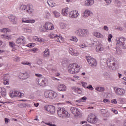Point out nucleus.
Returning <instances> with one entry per match:
<instances>
[{
    "label": "nucleus",
    "instance_id": "nucleus-58",
    "mask_svg": "<svg viewBox=\"0 0 126 126\" xmlns=\"http://www.w3.org/2000/svg\"><path fill=\"white\" fill-rule=\"evenodd\" d=\"M50 16H51V14H50V13L47 12L46 13V18H49V17H50Z\"/></svg>",
    "mask_w": 126,
    "mask_h": 126
},
{
    "label": "nucleus",
    "instance_id": "nucleus-8",
    "mask_svg": "<svg viewBox=\"0 0 126 126\" xmlns=\"http://www.w3.org/2000/svg\"><path fill=\"white\" fill-rule=\"evenodd\" d=\"M45 98H49V99H55L58 96V94L55 92L46 91L44 93Z\"/></svg>",
    "mask_w": 126,
    "mask_h": 126
},
{
    "label": "nucleus",
    "instance_id": "nucleus-4",
    "mask_svg": "<svg viewBox=\"0 0 126 126\" xmlns=\"http://www.w3.org/2000/svg\"><path fill=\"white\" fill-rule=\"evenodd\" d=\"M79 67H78V64L73 63V64H70L68 67V72L71 73V74H74V73H77L79 71Z\"/></svg>",
    "mask_w": 126,
    "mask_h": 126
},
{
    "label": "nucleus",
    "instance_id": "nucleus-23",
    "mask_svg": "<svg viewBox=\"0 0 126 126\" xmlns=\"http://www.w3.org/2000/svg\"><path fill=\"white\" fill-rule=\"evenodd\" d=\"M94 4V1L93 0H87L85 2V5L86 6H91Z\"/></svg>",
    "mask_w": 126,
    "mask_h": 126
},
{
    "label": "nucleus",
    "instance_id": "nucleus-26",
    "mask_svg": "<svg viewBox=\"0 0 126 126\" xmlns=\"http://www.w3.org/2000/svg\"><path fill=\"white\" fill-rule=\"evenodd\" d=\"M93 35L94 36H95V37H96V38H104V36L102 35V34H101L100 32H94L93 33Z\"/></svg>",
    "mask_w": 126,
    "mask_h": 126
},
{
    "label": "nucleus",
    "instance_id": "nucleus-30",
    "mask_svg": "<svg viewBox=\"0 0 126 126\" xmlns=\"http://www.w3.org/2000/svg\"><path fill=\"white\" fill-rule=\"evenodd\" d=\"M95 90L98 92H104V91H105V88L102 87H97L95 88Z\"/></svg>",
    "mask_w": 126,
    "mask_h": 126
},
{
    "label": "nucleus",
    "instance_id": "nucleus-31",
    "mask_svg": "<svg viewBox=\"0 0 126 126\" xmlns=\"http://www.w3.org/2000/svg\"><path fill=\"white\" fill-rule=\"evenodd\" d=\"M47 3L48 5H49V6H51V7H54V6H56V3L52 0L47 1Z\"/></svg>",
    "mask_w": 126,
    "mask_h": 126
},
{
    "label": "nucleus",
    "instance_id": "nucleus-57",
    "mask_svg": "<svg viewBox=\"0 0 126 126\" xmlns=\"http://www.w3.org/2000/svg\"><path fill=\"white\" fill-rule=\"evenodd\" d=\"M103 102L104 103H110V100L108 99H103Z\"/></svg>",
    "mask_w": 126,
    "mask_h": 126
},
{
    "label": "nucleus",
    "instance_id": "nucleus-33",
    "mask_svg": "<svg viewBox=\"0 0 126 126\" xmlns=\"http://www.w3.org/2000/svg\"><path fill=\"white\" fill-rule=\"evenodd\" d=\"M22 30L26 33H31L32 32V30L28 28H24L22 29Z\"/></svg>",
    "mask_w": 126,
    "mask_h": 126
},
{
    "label": "nucleus",
    "instance_id": "nucleus-1",
    "mask_svg": "<svg viewBox=\"0 0 126 126\" xmlns=\"http://www.w3.org/2000/svg\"><path fill=\"white\" fill-rule=\"evenodd\" d=\"M75 34L79 38H85L89 35V31L88 29H78L75 31Z\"/></svg>",
    "mask_w": 126,
    "mask_h": 126
},
{
    "label": "nucleus",
    "instance_id": "nucleus-55",
    "mask_svg": "<svg viewBox=\"0 0 126 126\" xmlns=\"http://www.w3.org/2000/svg\"><path fill=\"white\" fill-rule=\"evenodd\" d=\"M23 76L25 77V78H27V77H28V74H27V73H23Z\"/></svg>",
    "mask_w": 126,
    "mask_h": 126
},
{
    "label": "nucleus",
    "instance_id": "nucleus-28",
    "mask_svg": "<svg viewBox=\"0 0 126 126\" xmlns=\"http://www.w3.org/2000/svg\"><path fill=\"white\" fill-rule=\"evenodd\" d=\"M68 13V8H65L62 9V14L66 16Z\"/></svg>",
    "mask_w": 126,
    "mask_h": 126
},
{
    "label": "nucleus",
    "instance_id": "nucleus-39",
    "mask_svg": "<svg viewBox=\"0 0 126 126\" xmlns=\"http://www.w3.org/2000/svg\"><path fill=\"white\" fill-rule=\"evenodd\" d=\"M47 30V29L46 28L45 26L44 27H43V28H40L39 29V31L40 32H46Z\"/></svg>",
    "mask_w": 126,
    "mask_h": 126
},
{
    "label": "nucleus",
    "instance_id": "nucleus-20",
    "mask_svg": "<svg viewBox=\"0 0 126 126\" xmlns=\"http://www.w3.org/2000/svg\"><path fill=\"white\" fill-rule=\"evenodd\" d=\"M57 90L58 91H65V90H66V88L65 87V85L63 84H61L58 85Z\"/></svg>",
    "mask_w": 126,
    "mask_h": 126
},
{
    "label": "nucleus",
    "instance_id": "nucleus-9",
    "mask_svg": "<svg viewBox=\"0 0 126 126\" xmlns=\"http://www.w3.org/2000/svg\"><path fill=\"white\" fill-rule=\"evenodd\" d=\"M86 60L91 66L94 67L97 65V62H96V60L94 59V58H92L91 57L88 56L86 57Z\"/></svg>",
    "mask_w": 126,
    "mask_h": 126
},
{
    "label": "nucleus",
    "instance_id": "nucleus-22",
    "mask_svg": "<svg viewBox=\"0 0 126 126\" xmlns=\"http://www.w3.org/2000/svg\"><path fill=\"white\" fill-rule=\"evenodd\" d=\"M72 90L76 92V93H78V94H82V90L80 88H78L76 87H72Z\"/></svg>",
    "mask_w": 126,
    "mask_h": 126
},
{
    "label": "nucleus",
    "instance_id": "nucleus-36",
    "mask_svg": "<svg viewBox=\"0 0 126 126\" xmlns=\"http://www.w3.org/2000/svg\"><path fill=\"white\" fill-rule=\"evenodd\" d=\"M13 61L16 62V63H19V62H20V58L16 56L13 58Z\"/></svg>",
    "mask_w": 126,
    "mask_h": 126
},
{
    "label": "nucleus",
    "instance_id": "nucleus-2",
    "mask_svg": "<svg viewBox=\"0 0 126 126\" xmlns=\"http://www.w3.org/2000/svg\"><path fill=\"white\" fill-rule=\"evenodd\" d=\"M116 63L117 61L113 57H110L106 60V64L108 67L110 69H112V70H116L117 69L116 67Z\"/></svg>",
    "mask_w": 126,
    "mask_h": 126
},
{
    "label": "nucleus",
    "instance_id": "nucleus-15",
    "mask_svg": "<svg viewBox=\"0 0 126 126\" xmlns=\"http://www.w3.org/2000/svg\"><path fill=\"white\" fill-rule=\"evenodd\" d=\"M25 38L23 36H22L20 38H18L16 40L17 44H19V45H24L25 43Z\"/></svg>",
    "mask_w": 126,
    "mask_h": 126
},
{
    "label": "nucleus",
    "instance_id": "nucleus-7",
    "mask_svg": "<svg viewBox=\"0 0 126 126\" xmlns=\"http://www.w3.org/2000/svg\"><path fill=\"white\" fill-rule=\"evenodd\" d=\"M70 112L71 114L74 115L75 118H81L82 117V114L81 112L79 111V109L76 107H72L70 108Z\"/></svg>",
    "mask_w": 126,
    "mask_h": 126
},
{
    "label": "nucleus",
    "instance_id": "nucleus-17",
    "mask_svg": "<svg viewBox=\"0 0 126 126\" xmlns=\"http://www.w3.org/2000/svg\"><path fill=\"white\" fill-rule=\"evenodd\" d=\"M46 30H53L54 29V25L52 23H46L45 24Z\"/></svg>",
    "mask_w": 126,
    "mask_h": 126
},
{
    "label": "nucleus",
    "instance_id": "nucleus-45",
    "mask_svg": "<svg viewBox=\"0 0 126 126\" xmlns=\"http://www.w3.org/2000/svg\"><path fill=\"white\" fill-rule=\"evenodd\" d=\"M116 54H117V55H121V54H122V50L121 48L116 49Z\"/></svg>",
    "mask_w": 126,
    "mask_h": 126
},
{
    "label": "nucleus",
    "instance_id": "nucleus-40",
    "mask_svg": "<svg viewBox=\"0 0 126 126\" xmlns=\"http://www.w3.org/2000/svg\"><path fill=\"white\" fill-rule=\"evenodd\" d=\"M53 13L55 15V17H56L57 18L60 17V13L56 11H53Z\"/></svg>",
    "mask_w": 126,
    "mask_h": 126
},
{
    "label": "nucleus",
    "instance_id": "nucleus-25",
    "mask_svg": "<svg viewBox=\"0 0 126 126\" xmlns=\"http://www.w3.org/2000/svg\"><path fill=\"white\" fill-rule=\"evenodd\" d=\"M50 50L48 48H46L43 52V57L44 58H48L50 57V52H49Z\"/></svg>",
    "mask_w": 126,
    "mask_h": 126
},
{
    "label": "nucleus",
    "instance_id": "nucleus-27",
    "mask_svg": "<svg viewBox=\"0 0 126 126\" xmlns=\"http://www.w3.org/2000/svg\"><path fill=\"white\" fill-rule=\"evenodd\" d=\"M104 50V48L102 47V44H99L97 45L96 47V52H101Z\"/></svg>",
    "mask_w": 126,
    "mask_h": 126
},
{
    "label": "nucleus",
    "instance_id": "nucleus-13",
    "mask_svg": "<svg viewBox=\"0 0 126 126\" xmlns=\"http://www.w3.org/2000/svg\"><path fill=\"white\" fill-rule=\"evenodd\" d=\"M49 37L50 38H51V39H55L56 40L57 42H60V39L61 40H62V39H63V37L62 36L61 37L58 35L55 34L53 32H51L49 34Z\"/></svg>",
    "mask_w": 126,
    "mask_h": 126
},
{
    "label": "nucleus",
    "instance_id": "nucleus-59",
    "mask_svg": "<svg viewBox=\"0 0 126 126\" xmlns=\"http://www.w3.org/2000/svg\"><path fill=\"white\" fill-rule=\"evenodd\" d=\"M79 47H80V48H85L86 45L85 43H83L82 44L80 45Z\"/></svg>",
    "mask_w": 126,
    "mask_h": 126
},
{
    "label": "nucleus",
    "instance_id": "nucleus-16",
    "mask_svg": "<svg viewBox=\"0 0 126 126\" xmlns=\"http://www.w3.org/2000/svg\"><path fill=\"white\" fill-rule=\"evenodd\" d=\"M68 52L69 54H70V55H71V56H78L79 55V53L76 50L71 48H69Z\"/></svg>",
    "mask_w": 126,
    "mask_h": 126
},
{
    "label": "nucleus",
    "instance_id": "nucleus-46",
    "mask_svg": "<svg viewBox=\"0 0 126 126\" xmlns=\"http://www.w3.org/2000/svg\"><path fill=\"white\" fill-rule=\"evenodd\" d=\"M3 83L4 85H7L9 84V80H3Z\"/></svg>",
    "mask_w": 126,
    "mask_h": 126
},
{
    "label": "nucleus",
    "instance_id": "nucleus-21",
    "mask_svg": "<svg viewBox=\"0 0 126 126\" xmlns=\"http://www.w3.org/2000/svg\"><path fill=\"white\" fill-rule=\"evenodd\" d=\"M8 19L10 21L14 22V24H16V23H17V22H16V21L17 20V18H16V17H15V16H9L8 17Z\"/></svg>",
    "mask_w": 126,
    "mask_h": 126
},
{
    "label": "nucleus",
    "instance_id": "nucleus-5",
    "mask_svg": "<svg viewBox=\"0 0 126 126\" xmlns=\"http://www.w3.org/2000/svg\"><path fill=\"white\" fill-rule=\"evenodd\" d=\"M57 113L59 117H60V118H62V119L68 118V112L65 110L64 108H58L57 110Z\"/></svg>",
    "mask_w": 126,
    "mask_h": 126
},
{
    "label": "nucleus",
    "instance_id": "nucleus-60",
    "mask_svg": "<svg viewBox=\"0 0 126 126\" xmlns=\"http://www.w3.org/2000/svg\"><path fill=\"white\" fill-rule=\"evenodd\" d=\"M35 76H37V77H42V74H35Z\"/></svg>",
    "mask_w": 126,
    "mask_h": 126
},
{
    "label": "nucleus",
    "instance_id": "nucleus-12",
    "mask_svg": "<svg viewBox=\"0 0 126 126\" xmlns=\"http://www.w3.org/2000/svg\"><path fill=\"white\" fill-rule=\"evenodd\" d=\"M114 90L117 95H120L121 96H124V95H125V94L126 93V91H125V90L123 89H121L119 88H114Z\"/></svg>",
    "mask_w": 126,
    "mask_h": 126
},
{
    "label": "nucleus",
    "instance_id": "nucleus-50",
    "mask_svg": "<svg viewBox=\"0 0 126 126\" xmlns=\"http://www.w3.org/2000/svg\"><path fill=\"white\" fill-rule=\"evenodd\" d=\"M82 85L83 87H84V88H86V87H87V84L86 82H82Z\"/></svg>",
    "mask_w": 126,
    "mask_h": 126
},
{
    "label": "nucleus",
    "instance_id": "nucleus-19",
    "mask_svg": "<svg viewBox=\"0 0 126 126\" xmlns=\"http://www.w3.org/2000/svg\"><path fill=\"white\" fill-rule=\"evenodd\" d=\"M92 14V13L90 12L89 10H86L82 14V16L84 17L85 18L86 17H88V16H90Z\"/></svg>",
    "mask_w": 126,
    "mask_h": 126
},
{
    "label": "nucleus",
    "instance_id": "nucleus-18",
    "mask_svg": "<svg viewBox=\"0 0 126 126\" xmlns=\"http://www.w3.org/2000/svg\"><path fill=\"white\" fill-rule=\"evenodd\" d=\"M22 23H34L35 20L24 18L22 19Z\"/></svg>",
    "mask_w": 126,
    "mask_h": 126
},
{
    "label": "nucleus",
    "instance_id": "nucleus-63",
    "mask_svg": "<svg viewBox=\"0 0 126 126\" xmlns=\"http://www.w3.org/2000/svg\"><path fill=\"white\" fill-rule=\"evenodd\" d=\"M100 111L101 114H105V109H100Z\"/></svg>",
    "mask_w": 126,
    "mask_h": 126
},
{
    "label": "nucleus",
    "instance_id": "nucleus-32",
    "mask_svg": "<svg viewBox=\"0 0 126 126\" xmlns=\"http://www.w3.org/2000/svg\"><path fill=\"white\" fill-rule=\"evenodd\" d=\"M1 38L2 39H6L7 40H10L11 36L10 35H5L4 34L1 35Z\"/></svg>",
    "mask_w": 126,
    "mask_h": 126
},
{
    "label": "nucleus",
    "instance_id": "nucleus-37",
    "mask_svg": "<svg viewBox=\"0 0 126 126\" xmlns=\"http://www.w3.org/2000/svg\"><path fill=\"white\" fill-rule=\"evenodd\" d=\"M60 27L61 29H64L66 27V24H64V23H61L60 24Z\"/></svg>",
    "mask_w": 126,
    "mask_h": 126
},
{
    "label": "nucleus",
    "instance_id": "nucleus-62",
    "mask_svg": "<svg viewBox=\"0 0 126 126\" xmlns=\"http://www.w3.org/2000/svg\"><path fill=\"white\" fill-rule=\"evenodd\" d=\"M104 30H105L106 31H108L109 28H108V27L104 26Z\"/></svg>",
    "mask_w": 126,
    "mask_h": 126
},
{
    "label": "nucleus",
    "instance_id": "nucleus-43",
    "mask_svg": "<svg viewBox=\"0 0 126 126\" xmlns=\"http://www.w3.org/2000/svg\"><path fill=\"white\" fill-rule=\"evenodd\" d=\"M10 96L11 98H14V97H16V92H13L12 93H10Z\"/></svg>",
    "mask_w": 126,
    "mask_h": 126
},
{
    "label": "nucleus",
    "instance_id": "nucleus-44",
    "mask_svg": "<svg viewBox=\"0 0 126 126\" xmlns=\"http://www.w3.org/2000/svg\"><path fill=\"white\" fill-rule=\"evenodd\" d=\"M22 64L29 65V66H30V65H31V63H30L28 62H22Z\"/></svg>",
    "mask_w": 126,
    "mask_h": 126
},
{
    "label": "nucleus",
    "instance_id": "nucleus-10",
    "mask_svg": "<svg viewBox=\"0 0 126 126\" xmlns=\"http://www.w3.org/2000/svg\"><path fill=\"white\" fill-rule=\"evenodd\" d=\"M88 122L91 124H96L97 123V118L93 114H90L88 118Z\"/></svg>",
    "mask_w": 126,
    "mask_h": 126
},
{
    "label": "nucleus",
    "instance_id": "nucleus-51",
    "mask_svg": "<svg viewBox=\"0 0 126 126\" xmlns=\"http://www.w3.org/2000/svg\"><path fill=\"white\" fill-rule=\"evenodd\" d=\"M86 88H87L88 89H90V90H93L94 88L93 87H92V85H90L89 86L87 87Z\"/></svg>",
    "mask_w": 126,
    "mask_h": 126
},
{
    "label": "nucleus",
    "instance_id": "nucleus-61",
    "mask_svg": "<svg viewBox=\"0 0 126 126\" xmlns=\"http://www.w3.org/2000/svg\"><path fill=\"white\" fill-rule=\"evenodd\" d=\"M4 120L5 124H8V121H9V119L7 118H5Z\"/></svg>",
    "mask_w": 126,
    "mask_h": 126
},
{
    "label": "nucleus",
    "instance_id": "nucleus-49",
    "mask_svg": "<svg viewBox=\"0 0 126 126\" xmlns=\"http://www.w3.org/2000/svg\"><path fill=\"white\" fill-rule=\"evenodd\" d=\"M80 99L81 102H85V100H87V97L86 96H84L83 97H81Z\"/></svg>",
    "mask_w": 126,
    "mask_h": 126
},
{
    "label": "nucleus",
    "instance_id": "nucleus-54",
    "mask_svg": "<svg viewBox=\"0 0 126 126\" xmlns=\"http://www.w3.org/2000/svg\"><path fill=\"white\" fill-rule=\"evenodd\" d=\"M105 1H106L107 5H109V4H110V3H111L112 2V0H104Z\"/></svg>",
    "mask_w": 126,
    "mask_h": 126
},
{
    "label": "nucleus",
    "instance_id": "nucleus-42",
    "mask_svg": "<svg viewBox=\"0 0 126 126\" xmlns=\"http://www.w3.org/2000/svg\"><path fill=\"white\" fill-rule=\"evenodd\" d=\"M9 80V77L8 75L5 74L3 75V80Z\"/></svg>",
    "mask_w": 126,
    "mask_h": 126
},
{
    "label": "nucleus",
    "instance_id": "nucleus-35",
    "mask_svg": "<svg viewBox=\"0 0 126 126\" xmlns=\"http://www.w3.org/2000/svg\"><path fill=\"white\" fill-rule=\"evenodd\" d=\"M9 29L4 28L0 30V32H2V33H6V32H9Z\"/></svg>",
    "mask_w": 126,
    "mask_h": 126
},
{
    "label": "nucleus",
    "instance_id": "nucleus-52",
    "mask_svg": "<svg viewBox=\"0 0 126 126\" xmlns=\"http://www.w3.org/2000/svg\"><path fill=\"white\" fill-rule=\"evenodd\" d=\"M111 102L112 104H117L118 103V102H117V99H116L111 100Z\"/></svg>",
    "mask_w": 126,
    "mask_h": 126
},
{
    "label": "nucleus",
    "instance_id": "nucleus-29",
    "mask_svg": "<svg viewBox=\"0 0 126 126\" xmlns=\"http://www.w3.org/2000/svg\"><path fill=\"white\" fill-rule=\"evenodd\" d=\"M16 97H18L19 98H21L23 96H24V94L20 93L19 91H16Z\"/></svg>",
    "mask_w": 126,
    "mask_h": 126
},
{
    "label": "nucleus",
    "instance_id": "nucleus-11",
    "mask_svg": "<svg viewBox=\"0 0 126 126\" xmlns=\"http://www.w3.org/2000/svg\"><path fill=\"white\" fill-rule=\"evenodd\" d=\"M44 109L50 114H55V112H56V107L52 105H45L44 106Z\"/></svg>",
    "mask_w": 126,
    "mask_h": 126
},
{
    "label": "nucleus",
    "instance_id": "nucleus-41",
    "mask_svg": "<svg viewBox=\"0 0 126 126\" xmlns=\"http://www.w3.org/2000/svg\"><path fill=\"white\" fill-rule=\"evenodd\" d=\"M36 39L37 41H38V42H41V43H44V42H45V39H44V38H36Z\"/></svg>",
    "mask_w": 126,
    "mask_h": 126
},
{
    "label": "nucleus",
    "instance_id": "nucleus-48",
    "mask_svg": "<svg viewBox=\"0 0 126 126\" xmlns=\"http://www.w3.org/2000/svg\"><path fill=\"white\" fill-rule=\"evenodd\" d=\"M112 38H113V35L111 34H109L108 35V42H111V39H112Z\"/></svg>",
    "mask_w": 126,
    "mask_h": 126
},
{
    "label": "nucleus",
    "instance_id": "nucleus-38",
    "mask_svg": "<svg viewBox=\"0 0 126 126\" xmlns=\"http://www.w3.org/2000/svg\"><path fill=\"white\" fill-rule=\"evenodd\" d=\"M9 45L11 48H13L15 47V43L13 41L9 42Z\"/></svg>",
    "mask_w": 126,
    "mask_h": 126
},
{
    "label": "nucleus",
    "instance_id": "nucleus-24",
    "mask_svg": "<svg viewBox=\"0 0 126 126\" xmlns=\"http://www.w3.org/2000/svg\"><path fill=\"white\" fill-rule=\"evenodd\" d=\"M0 93H1V95L3 97H5V96H6V90L4 88L0 87Z\"/></svg>",
    "mask_w": 126,
    "mask_h": 126
},
{
    "label": "nucleus",
    "instance_id": "nucleus-64",
    "mask_svg": "<svg viewBox=\"0 0 126 126\" xmlns=\"http://www.w3.org/2000/svg\"><path fill=\"white\" fill-rule=\"evenodd\" d=\"M39 82V79H36V84H38L39 85H40V83Z\"/></svg>",
    "mask_w": 126,
    "mask_h": 126
},
{
    "label": "nucleus",
    "instance_id": "nucleus-14",
    "mask_svg": "<svg viewBox=\"0 0 126 126\" xmlns=\"http://www.w3.org/2000/svg\"><path fill=\"white\" fill-rule=\"evenodd\" d=\"M79 15L78 11H72L70 12L69 16L70 18H76Z\"/></svg>",
    "mask_w": 126,
    "mask_h": 126
},
{
    "label": "nucleus",
    "instance_id": "nucleus-56",
    "mask_svg": "<svg viewBox=\"0 0 126 126\" xmlns=\"http://www.w3.org/2000/svg\"><path fill=\"white\" fill-rule=\"evenodd\" d=\"M111 111L116 115L118 114V111L116 110L115 109H112Z\"/></svg>",
    "mask_w": 126,
    "mask_h": 126
},
{
    "label": "nucleus",
    "instance_id": "nucleus-3",
    "mask_svg": "<svg viewBox=\"0 0 126 126\" xmlns=\"http://www.w3.org/2000/svg\"><path fill=\"white\" fill-rule=\"evenodd\" d=\"M20 9L21 11H26L29 14L34 12V9H33V5L32 4H28L27 5H22L20 7Z\"/></svg>",
    "mask_w": 126,
    "mask_h": 126
},
{
    "label": "nucleus",
    "instance_id": "nucleus-6",
    "mask_svg": "<svg viewBox=\"0 0 126 126\" xmlns=\"http://www.w3.org/2000/svg\"><path fill=\"white\" fill-rule=\"evenodd\" d=\"M116 45L122 48V49H126V38L125 37H119L116 39Z\"/></svg>",
    "mask_w": 126,
    "mask_h": 126
},
{
    "label": "nucleus",
    "instance_id": "nucleus-53",
    "mask_svg": "<svg viewBox=\"0 0 126 126\" xmlns=\"http://www.w3.org/2000/svg\"><path fill=\"white\" fill-rule=\"evenodd\" d=\"M35 46V43H30L28 45V47H30L31 48H33Z\"/></svg>",
    "mask_w": 126,
    "mask_h": 126
},
{
    "label": "nucleus",
    "instance_id": "nucleus-47",
    "mask_svg": "<svg viewBox=\"0 0 126 126\" xmlns=\"http://www.w3.org/2000/svg\"><path fill=\"white\" fill-rule=\"evenodd\" d=\"M70 40L71 41H73L74 42H76L78 41L77 38H76L75 36H73Z\"/></svg>",
    "mask_w": 126,
    "mask_h": 126
},
{
    "label": "nucleus",
    "instance_id": "nucleus-34",
    "mask_svg": "<svg viewBox=\"0 0 126 126\" xmlns=\"http://www.w3.org/2000/svg\"><path fill=\"white\" fill-rule=\"evenodd\" d=\"M47 84H48V82L47 81H45V80H42L41 82L39 84L40 86H47Z\"/></svg>",
    "mask_w": 126,
    "mask_h": 126
}]
</instances>
